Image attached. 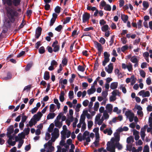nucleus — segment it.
<instances>
[{
  "label": "nucleus",
  "instance_id": "obj_24",
  "mask_svg": "<svg viewBox=\"0 0 152 152\" xmlns=\"http://www.w3.org/2000/svg\"><path fill=\"white\" fill-rule=\"evenodd\" d=\"M131 85H133L136 83L137 79L134 75H132L131 77Z\"/></svg>",
  "mask_w": 152,
  "mask_h": 152
},
{
  "label": "nucleus",
  "instance_id": "obj_18",
  "mask_svg": "<svg viewBox=\"0 0 152 152\" xmlns=\"http://www.w3.org/2000/svg\"><path fill=\"white\" fill-rule=\"evenodd\" d=\"M52 135L53 137H55L56 138H58L59 135L58 129L56 128H54L53 132L52 133Z\"/></svg>",
  "mask_w": 152,
  "mask_h": 152
},
{
  "label": "nucleus",
  "instance_id": "obj_15",
  "mask_svg": "<svg viewBox=\"0 0 152 152\" xmlns=\"http://www.w3.org/2000/svg\"><path fill=\"white\" fill-rule=\"evenodd\" d=\"M57 15L55 13H54L53 14V17L51 18L50 22V26H52L55 22L56 19L57 17Z\"/></svg>",
  "mask_w": 152,
  "mask_h": 152
},
{
  "label": "nucleus",
  "instance_id": "obj_47",
  "mask_svg": "<svg viewBox=\"0 0 152 152\" xmlns=\"http://www.w3.org/2000/svg\"><path fill=\"white\" fill-rule=\"evenodd\" d=\"M142 4L143 7L145 8V9H147L149 6L148 2L146 1H144L143 2Z\"/></svg>",
  "mask_w": 152,
  "mask_h": 152
},
{
  "label": "nucleus",
  "instance_id": "obj_17",
  "mask_svg": "<svg viewBox=\"0 0 152 152\" xmlns=\"http://www.w3.org/2000/svg\"><path fill=\"white\" fill-rule=\"evenodd\" d=\"M89 134V132L87 131L85 132L83 134V136L87 142H89L90 141Z\"/></svg>",
  "mask_w": 152,
  "mask_h": 152
},
{
  "label": "nucleus",
  "instance_id": "obj_61",
  "mask_svg": "<svg viewBox=\"0 0 152 152\" xmlns=\"http://www.w3.org/2000/svg\"><path fill=\"white\" fill-rule=\"evenodd\" d=\"M128 46L127 45H125L122 47L121 48V50L123 52H124L128 48Z\"/></svg>",
  "mask_w": 152,
  "mask_h": 152
},
{
  "label": "nucleus",
  "instance_id": "obj_11",
  "mask_svg": "<svg viewBox=\"0 0 152 152\" xmlns=\"http://www.w3.org/2000/svg\"><path fill=\"white\" fill-rule=\"evenodd\" d=\"M113 67L112 63H110L107 66L105 67V71L109 74L113 72Z\"/></svg>",
  "mask_w": 152,
  "mask_h": 152
},
{
  "label": "nucleus",
  "instance_id": "obj_35",
  "mask_svg": "<svg viewBox=\"0 0 152 152\" xmlns=\"http://www.w3.org/2000/svg\"><path fill=\"white\" fill-rule=\"evenodd\" d=\"M99 104L98 102H96L94 104V109L95 111H97L99 107Z\"/></svg>",
  "mask_w": 152,
  "mask_h": 152
},
{
  "label": "nucleus",
  "instance_id": "obj_38",
  "mask_svg": "<svg viewBox=\"0 0 152 152\" xmlns=\"http://www.w3.org/2000/svg\"><path fill=\"white\" fill-rule=\"evenodd\" d=\"M133 148H135L134 147H133L132 145H126V150L131 152L132 151Z\"/></svg>",
  "mask_w": 152,
  "mask_h": 152
},
{
  "label": "nucleus",
  "instance_id": "obj_5",
  "mask_svg": "<svg viewBox=\"0 0 152 152\" xmlns=\"http://www.w3.org/2000/svg\"><path fill=\"white\" fill-rule=\"evenodd\" d=\"M138 95L143 98L149 97L150 96V93L148 91L142 90L138 93Z\"/></svg>",
  "mask_w": 152,
  "mask_h": 152
},
{
  "label": "nucleus",
  "instance_id": "obj_10",
  "mask_svg": "<svg viewBox=\"0 0 152 152\" xmlns=\"http://www.w3.org/2000/svg\"><path fill=\"white\" fill-rule=\"evenodd\" d=\"M94 44L95 48L98 50L99 53L100 54L103 50L102 45L96 41H94Z\"/></svg>",
  "mask_w": 152,
  "mask_h": 152
},
{
  "label": "nucleus",
  "instance_id": "obj_22",
  "mask_svg": "<svg viewBox=\"0 0 152 152\" xmlns=\"http://www.w3.org/2000/svg\"><path fill=\"white\" fill-rule=\"evenodd\" d=\"M54 123L56 126L60 128L62 125V121H58V120H55L54 121Z\"/></svg>",
  "mask_w": 152,
  "mask_h": 152
},
{
  "label": "nucleus",
  "instance_id": "obj_55",
  "mask_svg": "<svg viewBox=\"0 0 152 152\" xmlns=\"http://www.w3.org/2000/svg\"><path fill=\"white\" fill-rule=\"evenodd\" d=\"M67 81L66 79H64V80H60L59 81V83L61 84L64 85L66 84L67 83Z\"/></svg>",
  "mask_w": 152,
  "mask_h": 152
},
{
  "label": "nucleus",
  "instance_id": "obj_16",
  "mask_svg": "<svg viewBox=\"0 0 152 152\" xmlns=\"http://www.w3.org/2000/svg\"><path fill=\"white\" fill-rule=\"evenodd\" d=\"M96 91V89L94 85H92L91 88L87 91L88 94L89 95H91L94 93Z\"/></svg>",
  "mask_w": 152,
  "mask_h": 152
},
{
  "label": "nucleus",
  "instance_id": "obj_32",
  "mask_svg": "<svg viewBox=\"0 0 152 152\" xmlns=\"http://www.w3.org/2000/svg\"><path fill=\"white\" fill-rule=\"evenodd\" d=\"M55 105L54 104H51L50 106V111L53 113L56 110Z\"/></svg>",
  "mask_w": 152,
  "mask_h": 152
},
{
  "label": "nucleus",
  "instance_id": "obj_56",
  "mask_svg": "<svg viewBox=\"0 0 152 152\" xmlns=\"http://www.w3.org/2000/svg\"><path fill=\"white\" fill-rule=\"evenodd\" d=\"M20 2V0H13V3L15 6H18Z\"/></svg>",
  "mask_w": 152,
  "mask_h": 152
},
{
  "label": "nucleus",
  "instance_id": "obj_12",
  "mask_svg": "<svg viewBox=\"0 0 152 152\" xmlns=\"http://www.w3.org/2000/svg\"><path fill=\"white\" fill-rule=\"evenodd\" d=\"M90 18V15L87 12H85L83 15V23L88 21Z\"/></svg>",
  "mask_w": 152,
  "mask_h": 152
},
{
  "label": "nucleus",
  "instance_id": "obj_33",
  "mask_svg": "<svg viewBox=\"0 0 152 152\" xmlns=\"http://www.w3.org/2000/svg\"><path fill=\"white\" fill-rule=\"evenodd\" d=\"M99 128L98 127L95 128L93 129V132L95 133L96 137H99V134L98 132Z\"/></svg>",
  "mask_w": 152,
  "mask_h": 152
},
{
  "label": "nucleus",
  "instance_id": "obj_44",
  "mask_svg": "<svg viewBox=\"0 0 152 152\" xmlns=\"http://www.w3.org/2000/svg\"><path fill=\"white\" fill-rule=\"evenodd\" d=\"M99 137H96V140L95 142L93 143V144L95 146H98L99 144Z\"/></svg>",
  "mask_w": 152,
  "mask_h": 152
},
{
  "label": "nucleus",
  "instance_id": "obj_58",
  "mask_svg": "<svg viewBox=\"0 0 152 152\" xmlns=\"http://www.w3.org/2000/svg\"><path fill=\"white\" fill-rule=\"evenodd\" d=\"M61 8L58 6L56 7L55 9V11L57 13H59L60 12Z\"/></svg>",
  "mask_w": 152,
  "mask_h": 152
},
{
  "label": "nucleus",
  "instance_id": "obj_42",
  "mask_svg": "<svg viewBox=\"0 0 152 152\" xmlns=\"http://www.w3.org/2000/svg\"><path fill=\"white\" fill-rule=\"evenodd\" d=\"M139 72L140 75L142 77L145 78V77L146 73L142 69H140L139 70Z\"/></svg>",
  "mask_w": 152,
  "mask_h": 152
},
{
  "label": "nucleus",
  "instance_id": "obj_1",
  "mask_svg": "<svg viewBox=\"0 0 152 152\" xmlns=\"http://www.w3.org/2000/svg\"><path fill=\"white\" fill-rule=\"evenodd\" d=\"M120 140V134L115 132L114 134V137L111 138L110 141L107 144V149L110 152H115V147L118 150L123 148V146L119 142Z\"/></svg>",
  "mask_w": 152,
  "mask_h": 152
},
{
  "label": "nucleus",
  "instance_id": "obj_64",
  "mask_svg": "<svg viewBox=\"0 0 152 152\" xmlns=\"http://www.w3.org/2000/svg\"><path fill=\"white\" fill-rule=\"evenodd\" d=\"M149 126L150 127H152V118L149 117L148 120Z\"/></svg>",
  "mask_w": 152,
  "mask_h": 152
},
{
  "label": "nucleus",
  "instance_id": "obj_2",
  "mask_svg": "<svg viewBox=\"0 0 152 152\" xmlns=\"http://www.w3.org/2000/svg\"><path fill=\"white\" fill-rule=\"evenodd\" d=\"M108 113L105 111L103 113V115L101 118L102 115L101 113H98L96 116L95 118V123L99 125L102 124L103 121L104 120L107 119L109 117Z\"/></svg>",
  "mask_w": 152,
  "mask_h": 152
},
{
  "label": "nucleus",
  "instance_id": "obj_39",
  "mask_svg": "<svg viewBox=\"0 0 152 152\" xmlns=\"http://www.w3.org/2000/svg\"><path fill=\"white\" fill-rule=\"evenodd\" d=\"M129 72H131L133 70L132 65L131 63H129L127 66V68Z\"/></svg>",
  "mask_w": 152,
  "mask_h": 152
},
{
  "label": "nucleus",
  "instance_id": "obj_37",
  "mask_svg": "<svg viewBox=\"0 0 152 152\" xmlns=\"http://www.w3.org/2000/svg\"><path fill=\"white\" fill-rule=\"evenodd\" d=\"M64 92H61L60 95L59 96V99L60 101L63 102L64 100Z\"/></svg>",
  "mask_w": 152,
  "mask_h": 152
},
{
  "label": "nucleus",
  "instance_id": "obj_34",
  "mask_svg": "<svg viewBox=\"0 0 152 152\" xmlns=\"http://www.w3.org/2000/svg\"><path fill=\"white\" fill-rule=\"evenodd\" d=\"M14 131V129L12 127L9 128L8 129V132L7 134V135L8 137V135L9 134L10 136L11 135V134L13 133Z\"/></svg>",
  "mask_w": 152,
  "mask_h": 152
},
{
  "label": "nucleus",
  "instance_id": "obj_60",
  "mask_svg": "<svg viewBox=\"0 0 152 152\" xmlns=\"http://www.w3.org/2000/svg\"><path fill=\"white\" fill-rule=\"evenodd\" d=\"M53 47V51L54 52H56L58 51L59 50V47L58 45L54 46Z\"/></svg>",
  "mask_w": 152,
  "mask_h": 152
},
{
  "label": "nucleus",
  "instance_id": "obj_40",
  "mask_svg": "<svg viewBox=\"0 0 152 152\" xmlns=\"http://www.w3.org/2000/svg\"><path fill=\"white\" fill-rule=\"evenodd\" d=\"M50 78L49 73L48 72H45L44 74V79L46 80H48Z\"/></svg>",
  "mask_w": 152,
  "mask_h": 152
},
{
  "label": "nucleus",
  "instance_id": "obj_4",
  "mask_svg": "<svg viewBox=\"0 0 152 152\" xmlns=\"http://www.w3.org/2000/svg\"><path fill=\"white\" fill-rule=\"evenodd\" d=\"M125 115L126 118L129 119L130 122H132L133 121L134 114L132 112L131 110L126 111L125 113Z\"/></svg>",
  "mask_w": 152,
  "mask_h": 152
},
{
  "label": "nucleus",
  "instance_id": "obj_30",
  "mask_svg": "<svg viewBox=\"0 0 152 152\" xmlns=\"http://www.w3.org/2000/svg\"><path fill=\"white\" fill-rule=\"evenodd\" d=\"M126 85H121L120 86V89L122 90V92L124 94H126Z\"/></svg>",
  "mask_w": 152,
  "mask_h": 152
},
{
  "label": "nucleus",
  "instance_id": "obj_25",
  "mask_svg": "<svg viewBox=\"0 0 152 152\" xmlns=\"http://www.w3.org/2000/svg\"><path fill=\"white\" fill-rule=\"evenodd\" d=\"M37 121L33 118H32L29 122V126L31 127L33 125H35Z\"/></svg>",
  "mask_w": 152,
  "mask_h": 152
},
{
  "label": "nucleus",
  "instance_id": "obj_19",
  "mask_svg": "<svg viewBox=\"0 0 152 152\" xmlns=\"http://www.w3.org/2000/svg\"><path fill=\"white\" fill-rule=\"evenodd\" d=\"M42 30V29L40 27H38L37 28L36 30V34H35V36L36 38L38 39L40 36Z\"/></svg>",
  "mask_w": 152,
  "mask_h": 152
},
{
  "label": "nucleus",
  "instance_id": "obj_57",
  "mask_svg": "<svg viewBox=\"0 0 152 152\" xmlns=\"http://www.w3.org/2000/svg\"><path fill=\"white\" fill-rule=\"evenodd\" d=\"M89 103L88 100L86 99L83 102V104L84 107H86L88 106Z\"/></svg>",
  "mask_w": 152,
  "mask_h": 152
},
{
  "label": "nucleus",
  "instance_id": "obj_43",
  "mask_svg": "<svg viewBox=\"0 0 152 152\" xmlns=\"http://www.w3.org/2000/svg\"><path fill=\"white\" fill-rule=\"evenodd\" d=\"M88 113V111L87 110H84L82 114L80 116V118H81L82 117H85V120L86 119V116Z\"/></svg>",
  "mask_w": 152,
  "mask_h": 152
},
{
  "label": "nucleus",
  "instance_id": "obj_52",
  "mask_svg": "<svg viewBox=\"0 0 152 152\" xmlns=\"http://www.w3.org/2000/svg\"><path fill=\"white\" fill-rule=\"evenodd\" d=\"M119 93V92L118 90H115L113 91L112 92V95L116 97Z\"/></svg>",
  "mask_w": 152,
  "mask_h": 152
},
{
  "label": "nucleus",
  "instance_id": "obj_3",
  "mask_svg": "<svg viewBox=\"0 0 152 152\" xmlns=\"http://www.w3.org/2000/svg\"><path fill=\"white\" fill-rule=\"evenodd\" d=\"M82 125L81 131H84L86 129V124L85 122V117H82L80 119L79 123L77 124V126L78 128H80Z\"/></svg>",
  "mask_w": 152,
  "mask_h": 152
},
{
  "label": "nucleus",
  "instance_id": "obj_6",
  "mask_svg": "<svg viewBox=\"0 0 152 152\" xmlns=\"http://www.w3.org/2000/svg\"><path fill=\"white\" fill-rule=\"evenodd\" d=\"M104 60L102 62V65L104 66L110 61V54L107 52H105L104 53Z\"/></svg>",
  "mask_w": 152,
  "mask_h": 152
},
{
  "label": "nucleus",
  "instance_id": "obj_46",
  "mask_svg": "<svg viewBox=\"0 0 152 152\" xmlns=\"http://www.w3.org/2000/svg\"><path fill=\"white\" fill-rule=\"evenodd\" d=\"M113 111L114 112L116 113L117 114H118L121 113V110H119L118 107H115L114 108Z\"/></svg>",
  "mask_w": 152,
  "mask_h": 152
},
{
  "label": "nucleus",
  "instance_id": "obj_8",
  "mask_svg": "<svg viewBox=\"0 0 152 152\" xmlns=\"http://www.w3.org/2000/svg\"><path fill=\"white\" fill-rule=\"evenodd\" d=\"M8 137L9 138L7 140L8 144L12 146L15 145L16 144V141H15V137L13 136H10L8 135Z\"/></svg>",
  "mask_w": 152,
  "mask_h": 152
},
{
  "label": "nucleus",
  "instance_id": "obj_9",
  "mask_svg": "<svg viewBox=\"0 0 152 152\" xmlns=\"http://www.w3.org/2000/svg\"><path fill=\"white\" fill-rule=\"evenodd\" d=\"M61 139H66V138H68L69 137L71 134V132L69 130H67L62 133H61Z\"/></svg>",
  "mask_w": 152,
  "mask_h": 152
},
{
  "label": "nucleus",
  "instance_id": "obj_48",
  "mask_svg": "<svg viewBox=\"0 0 152 152\" xmlns=\"http://www.w3.org/2000/svg\"><path fill=\"white\" fill-rule=\"evenodd\" d=\"M105 10L110 11L111 10V8L109 4H107L104 8Z\"/></svg>",
  "mask_w": 152,
  "mask_h": 152
},
{
  "label": "nucleus",
  "instance_id": "obj_13",
  "mask_svg": "<svg viewBox=\"0 0 152 152\" xmlns=\"http://www.w3.org/2000/svg\"><path fill=\"white\" fill-rule=\"evenodd\" d=\"M113 108V106L112 104H107L105 107V111L110 114L112 112Z\"/></svg>",
  "mask_w": 152,
  "mask_h": 152
},
{
  "label": "nucleus",
  "instance_id": "obj_59",
  "mask_svg": "<svg viewBox=\"0 0 152 152\" xmlns=\"http://www.w3.org/2000/svg\"><path fill=\"white\" fill-rule=\"evenodd\" d=\"M108 95V93L107 91H103L102 93V96L104 98H107V96Z\"/></svg>",
  "mask_w": 152,
  "mask_h": 152
},
{
  "label": "nucleus",
  "instance_id": "obj_23",
  "mask_svg": "<svg viewBox=\"0 0 152 152\" xmlns=\"http://www.w3.org/2000/svg\"><path fill=\"white\" fill-rule=\"evenodd\" d=\"M118 84L117 82L112 83L110 84V88L112 90L115 89L117 88Z\"/></svg>",
  "mask_w": 152,
  "mask_h": 152
},
{
  "label": "nucleus",
  "instance_id": "obj_41",
  "mask_svg": "<svg viewBox=\"0 0 152 152\" xmlns=\"http://www.w3.org/2000/svg\"><path fill=\"white\" fill-rule=\"evenodd\" d=\"M134 141V138L130 136L128 137L126 140V142L128 143H130Z\"/></svg>",
  "mask_w": 152,
  "mask_h": 152
},
{
  "label": "nucleus",
  "instance_id": "obj_54",
  "mask_svg": "<svg viewBox=\"0 0 152 152\" xmlns=\"http://www.w3.org/2000/svg\"><path fill=\"white\" fill-rule=\"evenodd\" d=\"M78 70L81 72H83L85 70V68L82 66L79 65L77 67Z\"/></svg>",
  "mask_w": 152,
  "mask_h": 152
},
{
  "label": "nucleus",
  "instance_id": "obj_49",
  "mask_svg": "<svg viewBox=\"0 0 152 152\" xmlns=\"http://www.w3.org/2000/svg\"><path fill=\"white\" fill-rule=\"evenodd\" d=\"M45 52V50L44 48L43 47H41L39 49V52L40 54H43Z\"/></svg>",
  "mask_w": 152,
  "mask_h": 152
},
{
  "label": "nucleus",
  "instance_id": "obj_31",
  "mask_svg": "<svg viewBox=\"0 0 152 152\" xmlns=\"http://www.w3.org/2000/svg\"><path fill=\"white\" fill-rule=\"evenodd\" d=\"M109 27L106 24L101 27V29L103 32H106L108 31Z\"/></svg>",
  "mask_w": 152,
  "mask_h": 152
},
{
  "label": "nucleus",
  "instance_id": "obj_36",
  "mask_svg": "<svg viewBox=\"0 0 152 152\" xmlns=\"http://www.w3.org/2000/svg\"><path fill=\"white\" fill-rule=\"evenodd\" d=\"M54 103L56 104L57 109L58 110L60 108V104L59 103L58 100L56 99H54Z\"/></svg>",
  "mask_w": 152,
  "mask_h": 152
},
{
  "label": "nucleus",
  "instance_id": "obj_20",
  "mask_svg": "<svg viewBox=\"0 0 152 152\" xmlns=\"http://www.w3.org/2000/svg\"><path fill=\"white\" fill-rule=\"evenodd\" d=\"M132 131L133 134L134 136L135 140H138L140 138L139 132L135 129H133Z\"/></svg>",
  "mask_w": 152,
  "mask_h": 152
},
{
  "label": "nucleus",
  "instance_id": "obj_45",
  "mask_svg": "<svg viewBox=\"0 0 152 152\" xmlns=\"http://www.w3.org/2000/svg\"><path fill=\"white\" fill-rule=\"evenodd\" d=\"M143 152H150L149 148L148 145H146L144 146Z\"/></svg>",
  "mask_w": 152,
  "mask_h": 152
},
{
  "label": "nucleus",
  "instance_id": "obj_7",
  "mask_svg": "<svg viewBox=\"0 0 152 152\" xmlns=\"http://www.w3.org/2000/svg\"><path fill=\"white\" fill-rule=\"evenodd\" d=\"M44 146L46 151L54 150V148L52 146V142L50 141H49L47 143L45 144Z\"/></svg>",
  "mask_w": 152,
  "mask_h": 152
},
{
  "label": "nucleus",
  "instance_id": "obj_50",
  "mask_svg": "<svg viewBox=\"0 0 152 152\" xmlns=\"http://www.w3.org/2000/svg\"><path fill=\"white\" fill-rule=\"evenodd\" d=\"M69 96L71 99L74 98V92L73 91H70L69 93Z\"/></svg>",
  "mask_w": 152,
  "mask_h": 152
},
{
  "label": "nucleus",
  "instance_id": "obj_63",
  "mask_svg": "<svg viewBox=\"0 0 152 152\" xmlns=\"http://www.w3.org/2000/svg\"><path fill=\"white\" fill-rule=\"evenodd\" d=\"M50 138V134L49 133L47 132L46 134L45 139L46 140H48Z\"/></svg>",
  "mask_w": 152,
  "mask_h": 152
},
{
  "label": "nucleus",
  "instance_id": "obj_27",
  "mask_svg": "<svg viewBox=\"0 0 152 152\" xmlns=\"http://www.w3.org/2000/svg\"><path fill=\"white\" fill-rule=\"evenodd\" d=\"M121 19L124 23H126L128 18V17L127 15L124 14L121 15Z\"/></svg>",
  "mask_w": 152,
  "mask_h": 152
},
{
  "label": "nucleus",
  "instance_id": "obj_28",
  "mask_svg": "<svg viewBox=\"0 0 152 152\" xmlns=\"http://www.w3.org/2000/svg\"><path fill=\"white\" fill-rule=\"evenodd\" d=\"M55 115L56 114L54 113H49L47 116V119H52L54 118Z\"/></svg>",
  "mask_w": 152,
  "mask_h": 152
},
{
  "label": "nucleus",
  "instance_id": "obj_51",
  "mask_svg": "<svg viewBox=\"0 0 152 152\" xmlns=\"http://www.w3.org/2000/svg\"><path fill=\"white\" fill-rule=\"evenodd\" d=\"M146 83L148 85H150L151 83V80L150 77L147 78L146 80Z\"/></svg>",
  "mask_w": 152,
  "mask_h": 152
},
{
  "label": "nucleus",
  "instance_id": "obj_53",
  "mask_svg": "<svg viewBox=\"0 0 152 152\" xmlns=\"http://www.w3.org/2000/svg\"><path fill=\"white\" fill-rule=\"evenodd\" d=\"M93 124V122L91 121H88V126L89 129L91 128Z\"/></svg>",
  "mask_w": 152,
  "mask_h": 152
},
{
  "label": "nucleus",
  "instance_id": "obj_62",
  "mask_svg": "<svg viewBox=\"0 0 152 152\" xmlns=\"http://www.w3.org/2000/svg\"><path fill=\"white\" fill-rule=\"evenodd\" d=\"M62 28V26L59 25L55 28V30L56 31L59 32L61 31Z\"/></svg>",
  "mask_w": 152,
  "mask_h": 152
},
{
  "label": "nucleus",
  "instance_id": "obj_14",
  "mask_svg": "<svg viewBox=\"0 0 152 152\" xmlns=\"http://www.w3.org/2000/svg\"><path fill=\"white\" fill-rule=\"evenodd\" d=\"M42 115V114L41 112H38L36 114L33 116V118L36 120L37 121L40 120Z\"/></svg>",
  "mask_w": 152,
  "mask_h": 152
},
{
  "label": "nucleus",
  "instance_id": "obj_26",
  "mask_svg": "<svg viewBox=\"0 0 152 152\" xmlns=\"http://www.w3.org/2000/svg\"><path fill=\"white\" fill-rule=\"evenodd\" d=\"M145 128H142L141 129L140 136L142 140H143L145 136Z\"/></svg>",
  "mask_w": 152,
  "mask_h": 152
},
{
  "label": "nucleus",
  "instance_id": "obj_21",
  "mask_svg": "<svg viewBox=\"0 0 152 152\" xmlns=\"http://www.w3.org/2000/svg\"><path fill=\"white\" fill-rule=\"evenodd\" d=\"M104 134H107L109 135H111L113 133V131L111 128H108L103 131Z\"/></svg>",
  "mask_w": 152,
  "mask_h": 152
},
{
  "label": "nucleus",
  "instance_id": "obj_29",
  "mask_svg": "<svg viewBox=\"0 0 152 152\" xmlns=\"http://www.w3.org/2000/svg\"><path fill=\"white\" fill-rule=\"evenodd\" d=\"M131 61L133 63H137L138 62V60L136 56H133L131 58Z\"/></svg>",
  "mask_w": 152,
  "mask_h": 152
}]
</instances>
